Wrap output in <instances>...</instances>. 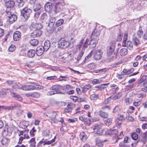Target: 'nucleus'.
Segmentation results:
<instances>
[{
    "mask_svg": "<svg viewBox=\"0 0 147 147\" xmlns=\"http://www.w3.org/2000/svg\"><path fill=\"white\" fill-rule=\"evenodd\" d=\"M119 90V88L118 87H117L115 88H113L110 91V92L113 94H114L117 92Z\"/></svg>",
    "mask_w": 147,
    "mask_h": 147,
    "instance_id": "3c124183",
    "label": "nucleus"
},
{
    "mask_svg": "<svg viewBox=\"0 0 147 147\" xmlns=\"http://www.w3.org/2000/svg\"><path fill=\"white\" fill-rule=\"evenodd\" d=\"M11 95L12 97L17 100L21 101L22 99V98L20 95H19L17 93L13 92L11 93Z\"/></svg>",
    "mask_w": 147,
    "mask_h": 147,
    "instance_id": "4be33fe9",
    "label": "nucleus"
},
{
    "mask_svg": "<svg viewBox=\"0 0 147 147\" xmlns=\"http://www.w3.org/2000/svg\"><path fill=\"white\" fill-rule=\"evenodd\" d=\"M8 142V139L7 138H4L1 141V142L2 145L5 146L7 145Z\"/></svg>",
    "mask_w": 147,
    "mask_h": 147,
    "instance_id": "de8ad7c7",
    "label": "nucleus"
},
{
    "mask_svg": "<svg viewBox=\"0 0 147 147\" xmlns=\"http://www.w3.org/2000/svg\"><path fill=\"white\" fill-rule=\"evenodd\" d=\"M96 145L100 147H101L103 146L102 141L98 138H97L96 139Z\"/></svg>",
    "mask_w": 147,
    "mask_h": 147,
    "instance_id": "4c0bfd02",
    "label": "nucleus"
},
{
    "mask_svg": "<svg viewBox=\"0 0 147 147\" xmlns=\"http://www.w3.org/2000/svg\"><path fill=\"white\" fill-rule=\"evenodd\" d=\"M125 46L123 45L122 43V46L123 47H127L130 50H131L133 48V44L131 41H128L126 42H125Z\"/></svg>",
    "mask_w": 147,
    "mask_h": 147,
    "instance_id": "aec40b11",
    "label": "nucleus"
},
{
    "mask_svg": "<svg viewBox=\"0 0 147 147\" xmlns=\"http://www.w3.org/2000/svg\"><path fill=\"white\" fill-rule=\"evenodd\" d=\"M109 84V83L99 85L96 86L95 87V88H98L100 89H104L105 88H106V87H105V86H107Z\"/></svg>",
    "mask_w": 147,
    "mask_h": 147,
    "instance_id": "e433bc0d",
    "label": "nucleus"
},
{
    "mask_svg": "<svg viewBox=\"0 0 147 147\" xmlns=\"http://www.w3.org/2000/svg\"><path fill=\"white\" fill-rule=\"evenodd\" d=\"M91 81L92 83L94 85L100 83L102 80H101L95 79L92 80Z\"/></svg>",
    "mask_w": 147,
    "mask_h": 147,
    "instance_id": "72a5a7b5",
    "label": "nucleus"
},
{
    "mask_svg": "<svg viewBox=\"0 0 147 147\" xmlns=\"http://www.w3.org/2000/svg\"><path fill=\"white\" fill-rule=\"evenodd\" d=\"M73 59V57L72 55L68 53L65 54L62 57L63 60L67 62H69Z\"/></svg>",
    "mask_w": 147,
    "mask_h": 147,
    "instance_id": "9b49d317",
    "label": "nucleus"
},
{
    "mask_svg": "<svg viewBox=\"0 0 147 147\" xmlns=\"http://www.w3.org/2000/svg\"><path fill=\"white\" fill-rule=\"evenodd\" d=\"M28 90H34L39 88V86L37 85H28Z\"/></svg>",
    "mask_w": 147,
    "mask_h": 147,
    "instance_id": "2f4dec72",
    "label": "nucleus"
},
{
    "mask_svg": "<svg viewBox=\"0 0 147 147\" xmlns=\"http://www.w3.org/2000/svg\"><path fill=\"white\" fill-rule=\"evenodd\" d=\"M44 49L42 46H40L38 47L36 49V54L38 56H40L43 53Z\"/></svg>",
    "mask_w": 147,
    "mask_h": 147,
    "instance_id": "ddd939ff",
    "label": "nucleus"
},
{
    "mask_svg": "<svg viewBox=\"0 0 147 147\" xmlns=\"http://www.w3.org/2000/svg\"><path fill=\"white\" fill-rule=\"evenodd\" d=\"M134 44L135 45H138L140 44V42L138 38L136 37H134L133 39Z\"/></svg>",
    "mask_w": 147,
    "mask_h": 147,
    "instance_id": "37998d69",
    "label": "nucleus"
},
{
    "mask_svg": "<svg viewBox=\"0 0 147 147\" xmlns=\"http://www.w3.org/2000/svg\"><path fill=\"white\" fill-rule=\"evenodd\" d=\"M36 131V130L34 129V127H33L30 131V133L32 136H34L35 134V133Z\"/></svg>",
    "mask_w": 147,
    "mask_h": 147,
    "instance_id": "680f3d73",
    "label": "nucleus"
},
{
    "mask_svg": "<svg viewBox=\"0 0 147 147\" xmlns=\"http://www.w3.org/2000/svg\"><path fill=\"white\" fill-rule=\"evenodd\" d=\"M85 51V49H82V50L80 51V52L79 54L78 55L77 57V61L79 60L82 57Z\"/></svg>",
    "mask_w": 147,
    "mask_h": 147,
    "instance_id": "58836bf2",
    "label": "nucleus"
},
{
    "mask_svg": "<svg viewBox=\"0 0 147 147\" xmlns=\"http://www.w3.org/2000/svg\"><path fill=\"white\" fill-rule=\"evenodd\" d=\"M21 33L19 31H16L13 34V38L15 41L19 40L21 38Z\"/></svg>",
    "mask_w": 147,
    "mask_h": 147,
    "instance_id": "2eb2a0df",
    "label": "nucleus"
},
{
    "mask_svg": "<svg viewBox=\"0 0 147 147\" xmlns=\"http://www.w3.org/2000/svg\"><path fill=\"white\" fill-rule=\"evenodd\" d=\"M49 131L48 130H46L44 131L42 133V135L44 136H47L49 135Z\"/></svg>",
    "mask_w": 147,
    "mask_h": 147,
    "instance_id": "bf43d9fd",
    "label": "nucleus"
},
{
    "mask_svg": "<svg viewBox=\"0 0 147 147\" xmlns=\"http://www.w3.org/2000/svg\"><path fill=\"white\" fill-rule=\"evenodd\" d=\"M6 15L8 18L9 21L11 23L14 22L17 19L16 16L9 11L8 10H7Z\"/></svg>",
    "mask_w": 147,
    "mask_h": 147,
    "instance_id": "39448f33",
    "label": "nucleus"
},
{
    "mask_svg": "<svg viewBox=\"0 0 147 147\" xmlns=\"http://www.w3.org/2000/svg\"><path fill=\"white\" fill-rule=\"evenodd\" d=\"M52 7V4L51 3H47L45 5V9L46 11L49 12L50 11Z\"/></svg>",
    "mask_w": 147,
    "mask_h": 147,
    "instance_id": "dca6fc26",
    "label": "nucleus"
},
{
    "mask_svg": "<svg viewBox=\"0 0 147 147\" xmlns=\"http://www.w3.org/2000/svg\"><path fill=\"white\" fill-rule=\"evenodd\" d=\"M80 137L82 141H84L86 139V135L84 132H82L80 134Z\"/></svg>",
    "mask_w": 147,
    "mask_h": 147,
    "instance_id": "cd10ccee",
    "label": "nucleus"
},
{
    "mask_svg": "<svg viewBox=\"0 0 147 147\" xmlns=\"http://www.w3.org/2000/svg\"><path fill=\"white\" fill-rule=\"evenodd\" d=\"M30 42L32 46H35L38 45V42L37 40L34 39H33L31 40L30 41Z\"/></svg>",
    "mask_w": 147,
    "mask_h": 147,
    "instance_id": "473e14b6",
    "label": "nucleus"
},
{
    "mask_svg": "<svg viewBox=\"0 0 147 147\" xmlns=\"http://www.w3.org/2000/svg\"><path fill=\"white\" fill-rule=\"evenodd\" d=\"M16 1L18 3V6L19 8L22 7L23 6L24 3L23 0H16Z\"/></svg>",
    "mask_w": 147,
    "mask_h": 147,
    "instance_id": "c03bdc74",
    "label": "nucleus"
},
{
    "mask_svg": "<svg viewBox=\"0 0 147 147\" xmlns=\"http://www.w3.org/2000/svg\"><path fill=\"white\" fill-rule=\"evenodd\" d=\"M146 94L145 93H142L138 94H137V97L138 98H144L146 97Z\"/></svg>",
    "mask_w": 147,
    "mask_h": 147,
    "instance_id": "6e6d98bb",
    "label": "nucleus"
},
{
    "mask_svg": "<svg viewBox=\"0 0 147 147\" xmlns=\"http://www.w3.org/2000/svg\"><path fill=\"white\" fill-rule=\"evenodd\" d=\"M6 82L7 84L9 85L15 84V82L14 81L11 80H7Z\"/></svg>",
    "mask_w": 147,
    "mask_h": 147,
    "instance_id": "774afa93",
    "label": "nucleus"
},
{
    "mask_svg": "<svg viewBox=\"0 0 147 147\" xmlns=\"http://www.w3.org/2000/svg\"><path fill=\"white\" fill-rule=\"evenodd\" d=\"M33 8L34 11H39L41 8V5L40 3H36L34 4Z\"/></svg>",
    "mask_w": 147,
    "mask_h": 147,
    "instance_id": "a878e982",
    "label": "nucleus"
},
{
    "mask_svg": "<svg viewBox=\"0 0 147 147\" xmlns=\"http://www.w3.org/2000/svg\"><path fill=\"white\" fill-rule=\"evenodd\" d=\"M30 143L31 146L32 147H35L36 146V142L35 141V138H32L30 140Z\"/></svg>",
    "mask_w": 147,
    "mask_h": 147,
    "instance_id": "a19ab883",
    "label": "nucleus"
},
{
    "mask_svg": "<svg viewBox=\"0 0 147 147\" xmlns=\"http://www.w3.org/2000/svg\"><path fill=\"white\" fill-rule=\"evenodd\" d=\"M58 46L59 48L65 49L68 48L71 49L72 48V45L68 41L66 40L64 38H61L58 42Z\"/></svg>",
    "mask_w": 147,
    "mask_h": 147,
    "instance_id": "f257e3e1",
    "label": "nucleus"
},
{
    "mask_svg": "<svg viewBox=\"0 0 147 147\" xmlns=\"http://www.w3.org/2000/svg\"><path fill=\"white\" fill-rule=\"evenodd\" d=\"M91 88V86L90 84L86 85L82 88V92L85 93L87 92L89 89Z\"/></svg>",
    "mask_w": 147,
    "mask_h": 147,
    "instance_id": "c756f323",
    "label": "nucleus"
},
{
    "mask_svg": "<svg viewBox=\"0 0 147 147\" xmlns=\"http://www.w3.org/2000/svg\"><path fill=\"white\" fill-rule=\"evenodd\" d=\"M16 49V47L13 45H11L9 48V50L10 51H13Z\"/></svg>",
    "mask_w": 147,
    "mask_h": 147,
    "instance_id": "e2e57ef3",
    "label": "nucleus"
},
{
    "mask_svg": "<svg viewBox=\"0 0 147 147\" xmlns=\"http://www.w3.org/2000/svg\"><path fill=\"white\" fill-rule=\"evenodd\" d=\"M71 88V86L69 85L65 86L62 87V89L63 90L66 91L69 90V89Z\"/></svg>",
    "mask_w": 147,
    "mask_h": 147,
    "instance_id": "13d9d810",
    "label": "nucleus"
},
{
    "mask_svg": "<svg viewBox=\"0 0 147 147\" xmlns=\"http://www.w3.org/2000/svg\"><path fill=\"white\" fill-rule=\"evenodd\" d=\"M42 27V25L40 23H32L30 28H33L36 30H40Z\"/></svg>",
    "mask_w": 147,
    "mask_h": 147,
    "instance_id": "9d476101",
    "label": "nucleus"
},
{
    "mask_svg": "<svg viewBox=\"0 0 147 147\" xmlns=\"http://www.w3.org/2000/svg\"><path fill=\"white\" fill-rule=\"evenodd\" d=\"M102 52L100 50H97L94 54V58L96 60H99L102 57Z\"/></svg>",
    "mask_w": 147,
    "mask_h": 147,
    "instance_id": "423d86ee",
    "label": "nucleus"
},
{
    "mask_svg": "<svg viewBox=\"0 0 147 147\" xmlns=\"http://www.w3.org/2000/svg\"><path fill=\"white\" fill-rule=\"evenodd\" d=\"M140 141L143 144H145L147 141L146 137V136H144V137H143Z\"/></svg>",
    "mask_w": 147,
    "mask_h": 147,
    "instance_id": "052dcab7",
    "label": "nucleus"
},
{
    "mask_svg": "<svg viewBox=\"0 0 147 147\" xmlns=\"http://www.w3.org/2000/svg\"><path fill=\"white\" fill-rule=\"evenodd\" d=\"M35 54V51L34 50H30L28 51L27 53V56L30 58L33 57Z\"/></svg>",
    "mask_w": 147,
    "mask_h": 147,
    "instance_id": "5701e85b",
    "label": "nucleus"
},
{
    "mask_svg": "<svg viewBox=\"0 0 147 147\" xmlns=\"http://www.w3.org/2000/svg\"><path fill=\"white\" fill-rule=\"evenodd\" d=\"M134 84L128 83V85L125 86V90L126 91L130 90L134 88Z\"/></svg>",
    "mask_w": 147,
    "mask_h": 147,
    "instance_id": "bb28decb",
    "label": "nucleus"
},
{
    "mask_svg": "<svg viewBox=\"0 0 147 147\" xmlns=\"http://www.w3.org/2000/svg\"><path fill=\"white\" fill-rule=\"evenodd\" d=\"M60 86L58 85H53L50 88V90L56 92H57V94L62 93L60 92Z\"/></svg>",
    "mask_w": 147,
    "mask_h": 147,
    "instance_id": "6e6552de",
    "label": "nucleus"
},
{
    "mask_svg": "<svg viewBox=\"0 0 147 147\" xmlns=\"http://www.w3.org/2000/svg\"><path fill=\"white\" fill-rule=\"evenodd\" d=\"M131 137L134 140H136L138 138V135L135 132H134L131 134Z\"/></svg>",
    "mask_w": 147,
    "mask_h": 147,
    "instance_id": "603ef678",
    "label": "nucleus"
},
{
    "mask_svg": "<svg viewBox=\"0 0 147 147\" xmlns=\"http://www.w3.org/2000/svg\"><path fill=\"white\" fill-rule=\"evenodd\" d=\"M104 122L107 125L109 126L111 123V120L110 119H107L104 121Z\"/></svg>",
    "mask_w": 147,
    "mask_h": 147,
    "instance_id": "4d7b16f0",
    "label": "nucleus"
},
{
    "mask_svg": "<svg viewBox=\"0 0 147 147\" xmlns=\"http://www.w3.org/2000/svg\"><path fill=\"white\" fill-rule=\"evenodd\" d=\"M63 7L61 3H57L55 5L54 9V11L56 13H57L60 11Z\"/></svg>",
    "mask_w": 147,
    "mask_h": 147,
    "instance_id": "4468645a",
    "label": "nucleus"
},
{
    "mask_svg": "<svg viewBox=\"0 0 147 147\" xmlns=\"http://www.w3.org/2000/svg\"><path fill=\"white\" fill-rule=\"evenodd\" d=\"M89 41V40L88 39H87L83 45L82 49H85L87 47L88 45H89V44H88V42Z\"/></svg>",
    "mask_w": 147,
    "mask_h": 147,
    "instance_id": "5fc2aeb1",
    "label": "nucleus"
},
{
    "mask_svg": "<svg viewBox=\"0 0 147 147\" xmlns=\"http://www.w3.org/2000/svg\"><path fill=\"white\" fill-rule=\"evenodd\" d=\"M92 51L90 52L89 54L85 57L84 60V61L85 62H86V61H88L89 60V59L91 57L92 55Z\"/></svg>",
    "mask_w": 147,
    "mask_h": 147,
    "instance_id": "864d4df0",
    "label": "nucleus"
},
{
    "mask_svg": "<svg viewBox=\"0 0 147 147\" xmlns=\"http://www.w3.org/2000/svg\"><path fill=\"white\" fill-rule=\"evenodd\" d=\"M134 70V69L131 68L129 69H124L122 72V74L124 75L129 74L132 72H133Z\"/></svg>",
    "mask_w": 147,
    "mask_h": 147,
    "instance_id": "f3484780",
    "label": "nucleus"
},
{
    "mask_svg": "<svg viewBox=\"0 0 147 147\" xmlns=\"http://www.w3.org/2000/svg\"><path fill=\"white\" fill-rule=\"evenodd\" d=\"M4 2L5 6L8 9L13 7L15 4V2L13 0H9Z\"/></svg>",
    "mask_w": 147,
    "mask_h": 147,
    "instance_id": "0eeeda50",
    "label": "nucleus"
},
{
    "mask_svg": "<svg viewBox=\"0 0 147 147\" xmlns=\"http://www.w3.org/2000/svg\"><path fill=\"white\" fill-rule=\"evenodd\" d=\"M100 116L103 118H107L108 117V114L107 113L100 111L99 112Z\"/></svg>",
    "mask_w": 147,
    "mask_h": 147,
    "instance_id": "c85d7f7f",
    "label": "nucleus"
},
{
    "mask_svg": "<svg viewBox=\"0 0 147 147\" xmlns=\"http://www.w3.org/2000/svg\"><path fill=\"white\" fill-rule=\"evenodd\" d=\"M91 39L90 40V42L89 43V45H91V47L92 48L95 47L96 44L97 43V39L96 38H91Z\"/></svg>",
    "mask_w": 147,
    "mask_h": 147,
    "instance_id": "412c9836",
    "label": "nucleus"
},
{
    "mask_svg": "<svg viewBox=\"0 0 147 147\" xmlns=\"http://www.w3.org/2000/svg\"><path fill=\"white\" fill-rule=\"evenodd\" d=\"M128 35V34L127 32H125L124 35L123 40V45L125 46V42H126L127 38Z\"/></svg>",
    "mask_w": 147,
    "mask_h": 147,
    "instance_id": "09e8293b",
    "label": "nucleus"
},
{
    "mask_svg": "<svg viewBox=\"0 0 147 147\" xmlns=\"http://www.w3.org/2000/svg\"><path fill=\"white\" fill-rule=\"evenodd\" d=\"M96 67L95 63H92L88 64L87 65V67L90 70H93Z\"/></svg>",
    "mask_w": 147,
    "mask_h": 147,
    "instance_id": "7c9ffc66",
    "label": "nucleus"
},
{
    "mask_svg": "<svg viewBox=\"0 0 147 147\" xmlns=\"http://www.w3.org/2000/svg\"><path fill=\"white\" fill-rule=\"evenodd\" d=\"M119 53L121 56H125L127 54L128 50L125 48H122L120 50Z\"/></svg>",
    "mask_w": 147,
    "mask_h": 147,
    "instance_id": "393cba45",
    "label": "nucleus"
},
{
    "mask_svg": "<svg viewBox=\"0 0 147 147\" xmlns=\"http://www.w3.org/2000/svg\"><path fill=\"white\" fill-rule=\"evenodd\" d=\"M50 46V42L48 40H46L44 43V46H42L45 51H47L49 49Z\"/></svg>",
    "mask_w": 147,
    "mask_h": 147,
    "instance_id": "a211bd4d",
    "label": "nucleus"
},
{
    "mask_svg": "<svg viewBox=\"0 0 147 147\" xmlns=\"http://www.w3.org/2000/svg\"><path fill=\"white\" fill-rule=\"evenodd\" d=\"M115 48V45H112L107 48L108 58L110 60L113 59L114 57L115 54L114 53Z\"/></svg>",
    "mask_w": 147,
    "mask_h": 147,
    "instance_id": "f03ea898",
    "label": "nucleus"
},
{
    "mask_svg": "<svg viewBox=\"0 0 147 147\" xmlns=\"http://www.w3.org/2000/svg\"><path fill=\"white\" fill-rule=\"evenodd\" d=\"M100 34V32L98 31L96 29H94L92 33L91 38L97 39L98 36Z\"/></svg>",
    "mask_w": 147,
    "mask_h": 147,
    "instance_id": "6ab92c4d",
    "label": "nucleus"
},
{
    "mask_svg": "<svg viewBox=\"0 0 147 147\" xmlns=\"http://www.w3.org/2000/svg\"><path fill=\"white\" fill-rule=\"evenodd\" d=\"M40 18L42 22L45 21L47 19V14L45 13H43L41 16Z\"/></svg>",
    "mask_w": 147,
    "mask_h": 147,
    "instance_id": "8fccbe9b",
    "label": "nucleus"
},
{
    "mask_svg": "<svg viewBox=\"0 0 147 147\" xmlns=\"http://www.w3.org/2000/svg\"><path fill=\"white\" fill-rule=\"evenodd\" d=\"M21 11L22 16L25 19H27L29 17L32 10L26 7L21 10Z\"/></svg>",
    "mask_w": 147,
    "mask_h": 147,
    "instance_id": "7ed1b4c3",
    "label": "nucleus"
},
{
    "mask_svg": "<svg viewBox=\"0 0 147 147\" xmlns=\"http://www.w3.org/2000/svg\"><path fill=\"white\" fill-rule=\"evenodd\" d=\"M64 22V21L62 19H59L56 22L55 24V25L57 27H59L62 25Z\"/></svg>",
    "mask_w": 147,
    "mask_h": 147,
    "instance_id": "a18cd8bd",
    "label": "nucleus"
},
{
    "mask_svg": "<svg viewBox=\"0 0 147 147\" xmlns=\"http://www.w3.org/2000/svg\"><path fill=\"white\" fill-rule=\"evenodd\" d=\"M90 98L92 100H96L98 98V96L97 94H93L90 95Z\"/></svg>",
    "mask_w": 147,
    "mask_h": 147,
    "instance_id": "ea45409f",
    "label": "nucleus"
},
{
    "mask_svg": "<svg viewBox=\"0 0 147 147\" xmlns=\"http://www.w3.org/2000/svg\"><path fill=\"white\" fill-rule=\"evenodd\" d=\"M56 113L54 111H48L46 113V116L50 118L51 120H53L55 119Z\"/></svg>",
    "mask_w": 147,
    "mask_h": 147,
    "instance_id": "1a4fd4ad",
    "label": "nucleus"
},
{
    "mask_svg": "<svg viewBox=\"0 0 147 147\" xmlns=\"http://www.w3.org/2000/svg\"><path fill=\"white\" fill-rule=\"evenodd\" d=\"M143 32L141 27H140L139 30L137 32V34L138 37L139 38H141Z\"/></svg>",
    "mask_w": 147,
    "mask_h": 147,
    "instance_id": "f704fd0d",
    "label": "nucleus"
},
{
    "mask_svg": "<svg viewBox=\"0 0 147 147\" xmlns=\"http://www.w3.org/2000/svg\"><path fill=\"white\" fill-rule=\"evenodd\" d=\"M83 41H84V39H82L79 43L77 45L78 48L79 49H80L83 45Z\"/></svg>",
    "mask_w": 147,
    "mask_h": 147,
    "instance_id": "0e129e2a",
    "label": "nucleus"
},
{
    "mask_svg": "<svg viewBox=\"0 0 147 147\" xmlns=\"http://www.w3.org/2000/svg\"><path fill=\"white\" fill-rule=\"evenodd\" d=\"M56 138V136H55L54 138L51 140L48 141H46L45 140V143H44V145H49L55 142Z\"/></svg>",
    "mask_w": 147,
    "mask_h": 147,
    "instance_id": "49530a36",
    "label": "nucleus"
},
{
    "mask_svg": "<svg viewBox=\"0 0 147 147\" xmlns=\"http://www.w3.org/2000/svg\"><path fill=\"white\" fill-rule=\"evenodd\" d=\"M22 85L19 83H17L12 86V88L15 90H18L21 89Z\"/></svg>",
    "mask_w": 147,
    "mask_h": 147,
    "instance_id": "c9c22d12",
    "label": "nucleus"
},
{
    "mask_svg": "<svg viewBox=\"0 0 147 147\" xmlns=\"http://www.w3.org/2000/svg\"><path fill=\"white\" fill-rule=\"evenodd\" d=\"M126 103L127 105H129L132 102V99L130 98H127L125 100Z\"/></svg>",
    "mask_w": 147,
    "mask_h": 147,
    "instance_id": "69168bd1",
    "label": "nucleus"
},
{
    "mask_svg": "<svg viewBox=\"0 0 147 147\" xmlns=\"http://www.w3.org/2000/svg\"><path fill=\"white\" fill-rule=\"evenodd\" d=\"M20 125L22 128H26L28 126V124L27 122L25 121H23L22 123H20Z\"/></svg>",
    "mask_w": 147,
    "mask_h": 147,
    "instance_id": "79ce46f5",
    "label": "nucleus"
},
{
    "mask_svg": "<svg viewBox=\"0 0 147 147\" xmlns=\"http://www.w3.org/2000/svg\"><path fill=\"white\" fill-rule=\"evenodd\" d=\"M56 21L55 18V17H52L49 20V23H52V24L53 25Z\"/></svg>",
    "mask_w": 147,
    "mask_h": 147,
    "instance_id": "338daca9",
    "label": "nucleus"
},
{
    "mask_svg": "<svg viewBox=\"0 0 147 147\" xmlns=\"http://www.w3.org/2000/svg\"><path fill=\"white\" fill-rule=\"evenodd\" d=\"M117 131L116 129H111L106 132V134L107 135H111L115 134L117 133Z\"/></svg>",
    "mask_w": 147,
    "mask_h": 147,
    "instance_id": "b1692460",
    "label": "nucleus"
},
{
    "mask_svg": "<svg viewBox=\"0 0 147 147\" xmlns=\"http://www.w3.org/2000/svg\"><path fill=\"white\" fill-rule=\"evenodd\" d=\"M103 124L101 123L99 124L93 126L91 128L94 130V132L99 135H101L103 133V129L102 128Z\"/></svg>",
    "mask_w": 147,
    "mask_h": 147,
    "instance_id": "20e7f679",
    "label": "nucleus"
},
{
    "mask_svg": "<svg viewBox=\"0 0 147 147\" xmlns=\"http://www.w3.org/2000/svg\"><path fill=\"white\" fill-rule=\"evenodd\" d=\"M42 31L40 30H35L32 32L31 36L32 37L35 38L40 36L42 34Z\"/></svg>",
    "mask_w": 147,
    "mask_h": 147,
    "instance_id": "f8f14e48",
    "label": "nucleus"
}]
</instances>
